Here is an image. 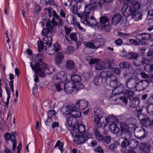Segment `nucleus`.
<instances>
[{
    "label": "nucleus",
    "mask_w": 153,
    "mask_h": 153,
    "mask_svg": "<svg viewBox=\"0 0 153 153\" xmlns=\"http://www.w3.org/2000/svg\"><path fill=\"white\" fill-rule=\"evenodd\" d=\"M139 81L137 77H132L129 78L126 82V86L127 88L130 89H131L135 88V85Z\"/></svg>",
    "instance_id": "obj_8"
},
{
    "label": "nucleus",
    "mask_w": 153,
    "mask_h": 153,
    "mask_svg": "<svg viewBox=\"0 0 153 153\" xmlns=\"http://www.w3.org/2000/svg\"><path fill=\"white\" fill-rule=\"evenodd\" d=\"M53 122L52 118L48 117L47 119L45 121V123L46 125L49 126L51 125Z\"/></svg>",
    "instance_id": "obj_61"
},
{
    "label": "nucleus",
    "mask_w": 153,
    "mask_h": 153,
    "mask_svg": "<svg viewBox=\"0 0 153 153\" xmlns=\"http://www.w3.org/2000/svg\"><path fill=\"white\" fill-rule=\"evenodd\" d=\"M99 59H91L89 62V64H93L97 63L100 61Z\"/></svg>",
    "instance_id": "obj_62"
},
{
    "label": "nucleus",
    "mask_w": 153,
    "mask_h": 153,
    "mask_svg": "<svg viewBox=\"0 0 153 153\" xmlns=\"http://www.w3.org/2000/svg\"><path fill=\"white\" fill-rule=\"evenodd\" d=\"M134 9L132 8L131 5L127 4L124 5L122 9L124 16L126 17H128L130 15L131 16L134 11Z\"/></svg>",
    "instance_id": "obj_9"
},
{
    "label": "nucleus",
    "mask_w": 153,
    "mask_h": 153,
    "mask_svg": "<svg viewBox=\"0 0 153 153\" xmlns=\"http://www.w3.org/2000/svg\"><path fill=\"white\" fill-rule=\"evenodd\" d=\"M16 136L14 134H10L9 139L13 143V149L15 150L16 147L17 143L16 140Z\"/></svg>",
    "instance_id": "obj_35"
},
{
    "label": "nucleus",
    "mask_w": 153,
    "mask_h": 153,
    "mask_svg": "<svg viewBox=\"0 0 153 153\" xmlns=\"http://www.w3.org/2000/svg\"><path fill=\"white\" fill-rule=\"evenodd\" d=\"M135 137L138 139L144 138L147 135L146 130L141 127H138L134 130Z\"/></svg>",
    "instance_id": "obj_5"
},
{
    "label": "nucleus",
    "mask_w": 153,
    "mask_h": 153,
    "mask_svg": "<svg viewBox=\"0 0 153 153\" xmlns=\"http://www.w3.org/2000/svg\"><path fill=\"white\" fill-rule=\"evenodd\" d=\"M153 6V4H150L149 7ZM147 18L148 19H153V8L150 10L148 12Z\"/></svg>",
    "instance_id": "obj_46"
},
{
    "label": "nucleus",
    "mask_w": 153,
    "mask_h": 153,
    "mask_svg": "<svg viewBox=\"0 0 153 153\" xmlns=\"http://www.w3.org/2000/svg\"><path fill=\"white\" fill-rule=\"evenodd\" d=\"M111 140V137L110 136L107 135L103 137V141H104L106 143H109Z\"/></svg>",
    "instance_id": "obj_60"
},
{
    "label": "nucleus",
    "mask_w": 153,
    "mask_h": 153,
    "mask_svg": "<svg viewBox=\"0 0 153 153\" xmlns=\"http://www.w3.org/2000/svg\"><path fill=\"white\" fill-rule=\"evenodd\" d=\"M122 133L123 134H124L125 135V139H129L131 137V134L130 132L129 131V130L128 131H126L124 132H123Z\"/></svg>",
    "instance_id": "obj_56"
},
{
    "label": "nucleus",
    "mask_w": 153,
    "mask_h": 153,
    "mask_svg": "<svg viewBox=\"0 0 153 153\" xmlns=\"http://www.w3.org/2000/svg\"><path fill=\"white\" fill-rule=\"evenodd\" d=\"M136 38L139 42L141 43L142 41L149 39L150 38V35L147 33L139 34L136 35Z\"/></svg>",
    "instance_id": "obj_15"
},
{
    "label": "nucleus",
    "mask_w": 153,
    "mask_h": 153,
    "mask_svg": "<svg viewBox=\"0 0 153 153\" xmlns=\"http://www.w3.org/2000/svg\"><path fill=\"white\" fill-rule=\"evenodd\" d=\"M105 119L107 123H111V124H113V122L117 121V118L113 115H109Z\"/></svg>",
    "instance_id": "obj_26"
},
{
    "label": "nucleus",
    "mask_w": 153,
    "mask_h": 153,
    "mask_svg": "<svg viewBox=\"0 0 153 153\" xmlns=\"http://www.w3.org/2000/svg\"><path fill=\"white\" fill-rule=\"evenodd\" d=\"M68 23L71 24H73L75 26V22L76 21V19L74 16L72 15H69L68 16Z\"/></svg>",
    "instance_id": "obj_39"
},
{
    "label": "nucleus",
    "mask_w": 153,
    "mask_h": 153,
    "mask_svg": "<svg viewBox=\"0 0 153 153\" xmlns=\"http://www.w3.org/2000/svg\"><path fill=\"white\" fill-rule=\"evenodd\" d=\"M94 134L96 138L98 141L102 142L103 141V137L100 133L97 128L94 129Z\"/></svg>",
    "instance_id": "obj_22"
},
{
    "label": "nucleus",
    "mask_w": 153,
    "mask_h": 153,
    "mask_svg": "<svg viewBox=\"0 0 153 153\" xmlns=\"http://www.w3.org/2000/svg\"><path fill=\"white\" fill-rule=\"evenodd\" d=\"M70 129H72L71 133L75 137L74 142L78 145L82 144L88 139V137L91 136V134L85 131V126L82 124L76 125L74 127H70Z\"/></svg>",
    "instance_id": "obj_1"
},
{
    "label": "nucleus",
    "mask_w": 153,
    "mask_h": 153,
    "mask_svg": "<svg viewBox=\"0 0 153 153\" xmlns=\"http://www.w3.org/2000/svg\"><path fill=\"white\" fill-rule=\"evenodd\" d=\"M92 13L90 14H87V18H86V19L85 21V24H88L92 26H96L97 24L96 19L93 17L92 15H93Z\"/></svg>",
    "instance_id": "obj_10"
},
{
    "label": "nucleus",
    "mask_w": 153,
    "mask_h": 153,
    "mask_svg": "<svg viewBox=\"0 0 153 153\" xmlns=\"http://www.w3.org/2000/svg\"><path fill=\"white\" fill-rule=\"evenodd\" d=\"M88 106L87 101L83 100L77 101L75 103V108L76 109L82 111L86 108Z\"/></svg>",
    "instance_id": "obj_11"
},
{
    "label": "nucleus",
    "mask_w": 153,
    "mask_h": 153,
    "mask_svg": "<svg viewBox=\"0 0 153 153\" xmlns=\"http://www.w3.org/2000/svg\"><path fill=\"white\" fill-rule=\"evenodd\" d=\"M71 78L73 81L76 83L79 82L81 79V76L77 74L71 75Z\"/></svg>",
    "instance_id": "obj_38"
},
{
    "label": "nucleus",
    "mask_w": 153,
    "mask_h": 153,
    "mask_svg": "<svg viewBox=\"0 0 153 153\" xmlns=\"http://www.w3.org/2000/svg\"><path fill=\"white\" fill-rule=\"evenodd\" d=\"M75 85L73 82H68V94H71L74 91Z\"/></svg>",
    "instance_id": "obj_32"
},
{
    "label": "nucleus",
    "mask_w": 153,
    "mask_h": 153,
    "mask_svg": "<svg viewBox=\"0 0 153 153\" xmlns=\"http://www.w3.org/2000/svg\"><path fill=\"white\" fill-rule=\"evenodd\" d=\"M131 7L133 9L135 10H137L140 8V6L138 2L136 1H133L131 3Z\"/></svg>",
    "instance_id": "obj_33"
},
{
    "label": "nucleus",
    "mask_w": 153,
    "mask_h": 153,
    "mask_svg": "<svg viewBox=\"0 0 153 153\" xmlns=\"http://www.w3.org/2000/svg\"><path fill=\"white\" fill-rule=\"evenodd\" d=\"M68 68L70 69L75 70L74 62L71 60H68Z\"/></svg>",
    "instance_id": "obj_43"
},
{
    "label": "nucleus",
    "mask_w": 153,
    "mask_h": 153,
    "mask_svg": "<svg viewBox=\"0 0 153 153\" xmlns=\"http://www.w3.org/2000/svg\"><path fill=\"white\" fill-rule=\"evenodd\" d=\"M111 69L112 71H113V72L116 74L118 75H120V74L121 71L119 68H115ZM110 70H111V69H110Z\"/></svg>",
    "instance_id": "obj_57"
},
{
    "label": "nucleus",
    "mask_w": 153,
    "mask_h": 153,
    "mask_svg": "<svg viewBox=\"0 0 153 153\" xmlns=\"http://www.w3.org/2000/svg\"><path fill=\"white\" fill-rule=\"evenodd\" d=\"M138 144V142L135 140H129V146L132 148L135 149Z\"/></svg>",
    "instance_id": "obj_40"
},
{
    "label": "nucleus",
    "mask_w": 153,
    "mask_h": 153,
    "mask_svg": "<svg viewBox=\"0 0 153 153\" xmlns=\"http://www.w3.org/2000/svg\"><path fill=\"white\" fill-rule=\"evenodd\" d=\"M38 50L39 51L43 50L44 48V45L42 41H38L37 42Z\"/></svg>",
    "instance_id": "obj_53"
},
{
    "label": "nucleus",
    "mask_w": 153,
    "mask_h": 153,
    "mask_svg": "<svg viewBox=\"0 0 153 153\" xmlns=\"http://www.w3.org/2000/svg\"><path fill=\"white\" fill-rule=\"evenodd\" d=\"M121 92L125 97H120L119 99L126 105H127L128 101L126 97H130V101L129 102V107L132 108H136V110L138 112H140L141 110L140 108L138 107L140 103V100L137 97H132L134 94L133 92L130 90L124 89H122Z\"/></svg>",
    "instance_id": "obj_4"
},
{
    "label": "nucleus",
    "mask_w": 153,
    "mask_h": 153,
    "mask_svg": "<svg viewBox=\"0 0 153 153\" xmlns=\"http://www.w3.org/2000/svg\"><path fill=\"white\" fill-rule=\"evenodd\" d=\"M61 113L65 115L66 117L67 115V105L65 104L63 105L60 109Z\"/></svg>",
    "instance_id": "obj_48"
},
{
    "label": "nucleus",
    "mask_w": 153,
    "mask_h": 153,
    "mask_svg": "<svg viewBox=\"0 0 153 153\" xmlns=\"http://www.w3.org/2000/svg\"><path fill=\"white\" fill-rule=\"evenodd\" d=\"M58 25V23L56 22L55 19L53 18L51 21L49 20L47 22L46 24V27L49 29H51L52 30H53V27Z\"/></svg>",
    "instance_id": "obj_20"
},
{
    "label": "nucleus",
    "mask_w": 153,
    "mask_h": 153,
    "mask_svg": "<svg viewBox=\"0 0 153 153\" xmlns=\"http://www.w3.org/2000/svg\"><path fill=\"white\" fill-rule=\"evenodd\" d=\"M68 124L69 126L68 128L70 131V132H71V131L72 130V129H70V127H74L75 126V125H80V124H75L74 126H73L76 120V118L74 117V116L72 115H68Z\"/></svg>",
    "instance_id": "obj_16"
},
{
    "label": "nucleus",
    "mask_w": 153,
    "mask_h": 153,
    "mask_svg": "<svg viewBox=\"0 0 153 153\" xmlns=\"http://www.w3.org/2000/svg\"><path fill=\"white\" fill-rule=\"evenodd\" d=\"M151 147L150 145L148 143H141L139 146L140 149L146 153H150Z\"/></svg>",
    "instance_id": "obj_14"
},
{
    "label": "nucleus",
    "mask_w": 153,
    "mask_h": 153,
    "mask_svg": "<svg viewBox=\"0 0 153 153\" xmlns=\"http://www.w3.org/2000/svg\"><path fill=\"white\" fill-rule=\"evenodd\" d=\"M129 141L128 139H125L122 143V145L123 147H126L129 146Z\"/></svg>",
    "instance_id": "obj_58"
},
{
    "label": "nucleus",
    "mask_w": 153,
    "mask_h": 153,
    "mask_svg": "<svg viewBox=\"0 0 153 153\" xmlns=\"http://www.w3.org/2000/svg\"><path fill=\"white\" fill-rule=\"evenodd\" d=\"M94 112L95 116L103 117V111L102 108L96 107L94 108Z\"/></svg>",
    "instance_id": "obj_31"
},
{
    "label": "nucleus",
    "mask_w": 153,
    "mask_h": 153,
    "mask_svg": "<svg viewBox=\"0 0 153 153\" xmlns=\"http://www.w3.org/2000/svg\"><path fill=\"white\" fill-rule=\"evenodd\" d=\"M48 47H47L46 46L45 48V50L46 52L49 55H52L54 54L55 53V51L53 50L52 47H50V46L49 47L48 46Z\"/></svg>",
    "instance_id": "obj_45"
},
{
    "label": "nucleus",
    "mask_w": 153,
    "mask_h": 153,
    "mask_svg": "<svg viewBox=\"0 0 153 153\" xmlns=\"http://www.w3.org/2000/svg\"><path fill=\"white\" fill-rule=\"evenodd\" d=\"M75 104H69L68 105V115H72L76 108Z\"/></svg>",
    "instance_id": "obj_29"
},
{
    "label": "nucleus",
    "mask_w": 153,
    "mask_h": 153,
    "mask_svg": "<svg viewBox=\"0 0 153 153\" xmlns=\"http://www.w3.org/2000/svg\"><path fill=\"white\" fill-rule=\"evenodd\" d=\"M53 82L54 84H57L64 82L61 79H60L58 77L56 76H55L53 78Z\"/></svg>",
    "instance_id": "obj_50"
},
{
    "label": "nucleus",
    "mask_w": 153,
    "mask_h": 153,
    "mask_svg": "<svg viewBox=\"0 0 153 153\" xmlns=\"http://www.w3.org/2000/svg\"><path fill=\"white\" fill-rule=\"evenodd\" d=\"M100 23L101 27L105 28L106 31H109L111 28V26L108 19L105 16H102L100 18Z\"/></svg>",
    "instance_id": "obj_7"
},
{
    "label": "nucleus",
    "mask_w": 153,
    "mask_h": 153,
    "mask_svg": "<svg viewBox=\"0 0 153 153\" xmlns=\"http://www.w3.org/2000/svg\"><path fill=\"white\" fill-rule=\"evenodd\" d=\"M63 58L64 56L62 53H57L55 55V63L58 65H60L62 63Z\"/></svg>",
    "instance_id": "obj_18"
},
{
    "label": "nucleus",
    "mask_w": 153,
    "mask_h": 153,
    "mask_svg": "<svg viewBox=\"0 0 153 153\" xmlns=\"http://www.w3.org/2000/svg\"><path fill=\"white\" fill-rule=\"evenodd\" d=\"M52 39V38L50 36H45L43 39V43L47 44L48 45V46L49 47L51 45Z\"/></svg>",
    "instance_id": "obj_34"
},
{
    "label": "nucleus",
    "mask_w": 153,
    "mask_h": 153,
    "mask_svg": "<svg viewBox=\"0 0 153 153\" xmlns=\"http://www.w3.org/2000/svg\"><path fill=\"white\" fill-rule=\"evenodd\" d=\"M142 13L138 10H135L131 16L133 19L136 21L141 20L142 18Z\"/></svg>",
    "instance_id": "obj_17"
},
{
    "label": "nucleus",
    "mask_w": 153,
    "mask_h": 153,
    "mask_svg": "<svg viewBox=\"0 0 153 153\" xmlns=\"http://www.w3.org/2000/svg\"><path fill=\"white\" fill-rule=\"evenodd\" d=\"M78 109H75L74 111V114H73L72 116H73L75 117H79L81 116V112L78 110Z\"/></svg>",
    "instance_id": "obj_54"
},
{
    "label": "nucleus",
    "mask_w": 153,
    "mask_h": 153,
    "mask_svg": "<svg viewBox=\"0 0 153 153\" xmlns=\"http://www.w3.org/2000/svg\"><path fill=\"white\" fill-rule=\"evenodd\" d=\"M53 30L51 29H49L48 28H46L43 29L42 32L41 33L42 36H46L48 35L50 36L52 34Z\"/></svg>",
    "instance_id": "obj_30"
},
{
    "label": "nucleus",
    "mask_w": 153,
    "mask_h": 153,
    "mask_svg": "<svg viewBox=\"0 0 153 153\" xmlns=\"http://www.w3.org/2000/svg\"><path fill=\"white\" fill-rule=\"evenodd\" d=\"M147 112L152 115H153V104H148L146 107Z\"/></svg>",
    "instance_id": "obj_42"
},
{
    "label": "nucleus",
    "mask_w": 153,
    "mask_h": 153,
    "mask_svg": "<svg viewBox=\"0 0 153 153\" xmlns=\"http://www.w3.org/2000/svg\"><path fill=\"white\" fill-rule=\"evenodd\" d=\"M119 65L122 68H127L130 67L131 66V64L128 62H121L120 64Z\"/></svg>",
    "instance_id": "obj_41"
},
{
    "label": "nucleus",
    "mask_w": 153,
    "mask_h": 153,
    "mask_svg": "<svg viewBox=\"0 0 153 153\" xmlns=\"http://www.w3.org/2000/svg\"><path fill=\"white\" fill-rule=\"evenodd\" d=\"M105 82L107 85L113 88L117 87L118 85L117 78L113 74L106 78Z\"/></svg>",
    "instance_id": "obj_6"
},
{
    "label": "nucleus",
    "mask_w": 153,
    "mask_h": 153,
    "mask_svg": "<svg viewBox=\"0 0 153 153\" xmlns=\"http://www.w3.org/2000/svg\"><path fill=\"white\" fill-rule=\"evenodd\" d=\"M48 13L49 16L50 17H51L53 15L54 16L53 18L56 19V21L58 20V22L59 23L60 26L62 25V21L61 20L60 17L58 16L55 11L53 10L52 8L49 7L48 8Z\"/></svg>",
    "instance_id": "obj_13"
},
{
    "label": "nucleus",
    "mask_w": 153,
    "mask_h": 153,
    "mask_svg": "<svg viewBox=\"0 0 153 153\" xmlns=\"http://www.w3.org/2000/svg\"><path fill=\"white\" fill-rule=\"evenodd\" d=\"M145 70L147 72L150 73L153 71V64H152L145 68Z\"/></svg>",
    "instance_id": "obj_59"
},
{
    "label": "nucleus",
    "mask_w": 153,
    "mask_h": 153,
    "mask_svg": "<svg viewBox=\"0 0 153 153\" xmlns=\"http://www.w3.org/2000/svg\"><path fill=\"white\" fill-rule=\"evenodd\" d=\"M147 86V83L146 80H141L137 82L135 88L137 91H140L146 89Z\"/></svg>",
    "instance_id": "obj_12"
},
{
    "label": "nucleus",
    "mask_w": 153,
    "mask_h": 153,
    "mask_svg": "<svg viewBox=\"0 0 153 153\" xmlns=\"http://www.w3.org/2000/svg\"><path fill=\"white\" fill-rule=\"evenodd\" d=\"M76 83L75 85L76 88L78 90L84 88V86L81 83Z\"/></svg>",
    "instance_id": "obj_63"
},
{
    "label": "nucleus",
    "mask_w": 153,
    "mask_h": 153,
    "mask_svg": "<svg viewBox=\"0 0 153 153\" xmlns=\"http://www.w3.org/2000/svg\"><path fill=\"white\" fill-rule=\"evenodd\" d=\"M83 45L87 47H88L92 49H95L94 43L91 42H83Z\"/></svg>",
    "instance_id": "obj_44"
},
{
    "label": "nucleus",
    "mask_w": 153,
    "mask_h": 153,
    "mask_svg": "<svg viewBox=\"0 0 153 153\" xmlns=\"http://www.w3.org/2000/svg\"><path fill=\"white\" fill-rule=\"evenodd\" d=\"M56 114V112L55 110L53 109L50 110L48 113V117L52 118L53 116L55 115Z\"/></svg>",
    "instance_id": "obj_52"
},
{
    "label": "nucleus",
    "mask_w": 153,
    "mask_h": 153,
    "mask_svg": "<svg viewBox=\"0 0 153 153\" xmlns=\"http://www.w3.org/2000/svg\"><path fill=\"white\" fill-rule=\"evenodd\" d=\"M37 56L35 60V65L33 67L31 63L30 66L35 73L39 76L44 77L46 74H51L55 71L53 67H48L45 63L42 62V56L41 54H37Z\"/></svg>",
    "instance_id": "obj_3"
},
{
    "label": "nucleus",
    "mask_w": 153,
    "mask_h": 153,
    "mask_svg": "<svg viewBox=\"0 0 153 153\" xmlns=\"http://www.w3.org/2000/svg\"><path fill=\"white\" fill-rule=\"evenodd\" d=\"M139 56V54L137 53L130 52L127 54V58L128 59L136 60Z\"/></svg>",
    "instance_id": "obj_23"
},
{
    "label": "nucleus",
    "mask_w": 153,
    "mask_h": 153,
    "mask_svg": "<svg viewBox=\"0 0 153 153\" xmlns=\"http://www.w3.org/2000/svg\"><path fill=\"white\" fill-rule=\"evenodd\" d=\"M122 19V16L119 13L114 14L112 19V22L113 25H116Z\"/></svg>",
    "instance_id": "obj_19"
},
{
    "label": "nucleus",
    "mask_w": 153,
    "mask_h": 153,
    "mask_svg": "<svg viewBox=\"0 0 153 153\" xmlns=\"http://www.w3.org/2000/svg\"><path fill=\"white\" fill-rule=\"evenodd\" d=\"M102 61L95 66L96 70H100L104 69H108L109 66H107Z\"/></svg>",
    "instance_id": "obj_24"
},
{
    "label": "nucleus",
    "mask_w": 153,
    "mask_h": 153,
    "mask_svg": "<svg viewBox=\"0 0 153 153\" xmlns=\"http://www.w3.org/2000/svg\"><path fill=\"white\" fill-rule=\"evenodd\" d=\"M119 145V142L117 141H115L109 146V148L111 150H114L117 148Z\"/></svg>",
    "instance_id": "obj_47"
},
{
    "label": "nucleus",
    "mask_w": 153,
    "mask_h": 153,
    "mask_svg": "<svg viewBox=\"0 0 153 153\" xmlns=\"http://www.w3.org/2000/svg\"><path fill=\"white\" fill-rule=\"evenodd\" d=\"M52 47L53 50L55 51V53L59 51L60 45L59 43H56Z\"/></svg>",
    "instance_id": "obj_51"
},
{
    "label": "nucleus",
    "mask_w": 153,
    "mask_h": 153,
    "mask_svg": "<svg viewBox=\"0 0 153 153\" xmlns=\"http://www.w3.org/2000/svg\"><path fill=\"white\" fill-rule=\"evenodd\" d=\"M95 49H97L104 45L105 42L101 39H99L97 41L94 42Z\"/></svg>",
    "instance_id": "obj_25"
},
{
    "label": "nucleus",
    "mask_w": 153,
    "mask_h": 153,
    "mask_svg": "<svg viewBox=\"0 0 153 153\" xmlns=\"http://www.w3.org/2000/svg\"><path fill=\"white\" fill-rule=\"evenodd\" d=\"M112 74V73L111 71H108L106 72L104 71L101 72L98 76L102 78V79H103L104 78L106 79L107 77H109Z\"/></svg>",
    "instance_id": "obj_27"
},
{
    "label": "nucleus",
    "mask_w": 153,
    "mask_h": 153,
    "mask_svg": "<svg viewBox=\"0 0 153 153\" xmlns=\"http://www.w3.org/2000/svg\"><path fill=\"white\" fill-rule=\"evenodd\" d=\"M114 43L117 46H119L122 45L123 42L121 39H118L115 41Z\"/></svg>",
    "instance_id": "obj_55"
},
{
    "label": "nucleus",
    "mask_w": 153,
    "mask_h": 153,
    "mask_svg": "<svg viewBox=\"0 0 153 153\" xmlns=\"http://www.w3.org/2000/svg\"><path fill=\"white\" fill-rule=\"evenodd\" d=\"M109 128L111 131L114 134H117L120 131V128L115 124H111Z\"/></svg>",
    "instance_id": "obj_28"
},
{
    "label": "nucleus",
    "mask_w": 153,
    "mask_h": 153,
    "mask_svg": "<svg viewBox=\"0 0 153 153\" xmlns=\"http://www.w3.org/2000/svg\"><path fill=\"white\" fill-rule=\"evenodd\" d=\"M80 2V0H71L69 7L71 11L74 14H76L77 16L79 17L82 23L85 24V21L87 18V14L94 13V11L95 10L97 6L96 3L94 2L88 4L85 7L84 13H77V5Z\"/></svg>",
    "instance_id": "obj_2"
},
{
    "label": "nucleus",
    "mask_w": 153,
    "mask_h": 153,
    "mask_svg": "<svg viewBox=\"0 0 153 153\" xmlns=\"http://www.w3.org/2000/svg\"><path fill=\"white\" fill-rule=\"evenodd\" d=\"M60 74L61 79L64 82L66 81L67 80V75L66 74L64 71H62L60 73Z\"/></svg>",
    "instance_id": "obj_49"
},
{
    "label": "nucleus",
    "mask_w": 153,
    "mask_h": 153,
    "mask_svg": "<svg viewBox=\"0 0 153 153\" xmlns=\"http://www.w3.org/2000/svg\"><path fill=\"white\" fill-rule=\"evenodd\" d=\"M103 79L98 76H95L93 80L94 84L96 86H100L102 82Z\"/></svg>",
    "instance_id": "obj_36"
},
{
    "label": "nucleus",
    "mask_w": 153,
    "mask_h": 153,
    "mask_svg": "<svg viewBox=\"0 0 153 153\" xmlns=\"http://www.w3.org/2000/svg\"><path fill=\"white\" fill-rule=\"evenodd\" d=\"M94 151L95 152H97L99 153H103L104 151L102 149L101 146H98L96 148L94 149Z\"/></svg>",
    "instance_id": "obj_64"
},
{
    "label": "nucleus",
    "mask_w": 153,
    "mask_h": 153,
    "mask_svg": "<svg viewBox=\"0 0 153 153\" xmlns=\"http://www.w3.org/2000/svg\"><path fill=\"white\" fill-rule=\"evenodd\" d=\"M121 131L123 133L129 131V127L128 125L124 122H122L120 124Z\"/></svg>",
    "instance_id": "obj_37"
},
{
    "label": "nucleus",
    "mask_w": 153,
    "mask_h": 153,
    "mask_svg": "<svg viewBox=\"0 0 153 153\" xmlns=\"http://www.w3.org/2000/svg\"><path fill=\"white\" fill-rule=\"evenodd\" d=\"M141 123L143 126L148 127L152 125V122L149 118L146 116H144Z\"/></svg>",
    "instance_id": "obj_21"
}]
</instances>
